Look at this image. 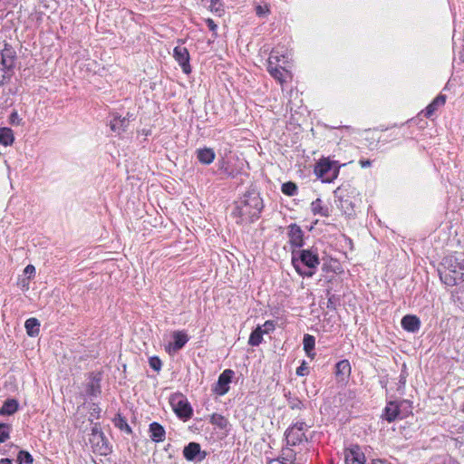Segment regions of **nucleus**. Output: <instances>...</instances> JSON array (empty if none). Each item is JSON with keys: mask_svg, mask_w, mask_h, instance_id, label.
<instances>
[{"mask_svg": "<svg viewBox=\"0 0 464 464\" xmlns=\"http://www.w3.org/2000/svg\"><path fill=\"white\" fill-rule=\"evenodd\" d=\"M18 409V403L15 400H7L0 409L1 415H11Z\"/></svg>", "mask_w": 464, "mask_h": 464, "instance_id": "27", "label": "nucleus"}, {"mask_svg": "<svg viewBox=\"0 0 464 464\" xmlns=\"http://www.w3.org/2000/svg\"><path fill=\"white\" fill-rule=\"evenodd\" d=\"M150 366L156 372L161 369V361L158 357L150 358Z\"/></svg>", "mask_w": 464, "mask_h": 464, "instance_id": "37", "label": "nucleus"}, {"mask_svg": "<svg viewBox=\"0 0 464 464\" xmlns=\"http://www.w3.org/2000/svg\"><path fill=\"white\" fill-rule=\"evenodd\" d=\"M24 327L29 336H36L40 331V323L36 318H29L25 321Z\"/></svg>", "mask_w": 464, "mask_h": 464, "instance_id": "25", "label": "nucleus"}, {"mask_svg": "<svg viewBox=\"0 0 464 464\" xmlns=\"http://www.w3.org/2000/svg\"><path fill=\"white\" fill-rule=\"evenodd\" d=\"M286 397H287V405L290 409L298 410V411L303 410L304 403L299 398H297L295 396H291L290 394Z\"/></svg>", "mask_w": 464, "mask_h": 464, "instance_id": "31", "label": "nucleus"}, {"mask_svg": "<svg viewBox=\"0 0 464 464\" xmlns=\"http://www.w3.org/2000/svg\"><path fill=\"white\" fill-rule=\"evenodd\" d=\"M14 53L11 49H5L0 53V63L3 65V67L7 69L13 68L14 63Z\"/></svg>", "mask_w": 464, "mask_h": 464, "instance_id": "22", "label": "nucleus"}, {"mask_svg": "<svg viewBox=\"0 0 464 464\" xmlns=\"http://www.w3.org/2000/svg\"><path fill=\"white\" fill-rule=\"evenodd\" d=\"M289 243L295 247L304 245V234L299 226L292 224L288 227Z\"/></svg>", "mask_w": 464, "mask_h": 464, "instance_id": "13", "label": "nucleus"}, {"mask_svg": "<svg viewBox=\"0 0 464 464\" xmlns=\"http://www.w3.org/2000/svg\"><path fill=\"white\" fill-rule=\"evenodd\" d=\"M207 24L210 31L215 32L218 28V25L214 23L212 19H207Z\"/></svg>", "mask_w": 464, "mask_h": 464, "instance_id": "43", "label": "nucleus"}, {"mask_svg": "<svg viewBox=\"0 0 464 464\" xmlns=\"http://www.w3.org/2000/svg\"><path fill=\"white\" fill-rule=\"evenodd\" d=\"M14 141V132L10 128H0V144L11 146Z\"/></svg>", "mask_w": 464, "mask_h": 464, "instance_id": "23", "label": "nucleus"}, {"mask_svg": "<svg viewBox=\"0 0 464 464\" xmlns=\"http://www.w3.org/2000/svg\"><path fill=\"white\" fill-rule=\"evenodd\" d=\"M282 192L287 196H295L297 193V186L292 181L285 182L282 185Z\"/></svg>", "mask_w": 464, "mask_h": 464, "instance_id": "32", "label": "nucleus"}, {"mask_svg": "<svg viewBox=\"0 0 464 464\" xmlns=\"http://www.w3.org/2000/svg\"><path fill=\"white\" fill-rule=\"evenodd\" d=\"M17 460L19 464H32L33 457L29 452L21 450L18 454Z\"/></svg>", "mask_w": 464, "mask_h": 464, "instance_id": "34", "label": "nucleus"}, {"mask_svg": "<svg viewBox=\"0 0 464 464\" xmlns=\"http://www.w3.org/2000/svg\"><path fill=\"white\" fill-rule=\"evenodd\" d=\"M262 326L258 325L250 334L248 343L252 346H257L263 340Z\"/></svg>", "mask_w": 464, "mask_h": 464, "instance_id": "28", "label": "nucleus"}, {"mask_svg": "<svg viewBox=\"0 0 464 464\" xmlns=\"http://www.w3.org/2000/svg\"><path fill=\"white\" fill-rule=\"evenodd\" d=\"M150 439L154 442H161L165 440V430L164 428L158 422H152L150 425Z\"/></svg>", "mask_w": 464, "mask_h": 464, "instance_id": "20", "label": "nucleus"}, {"mask_svg": "<svg viewBox=\"0 0 464 464\" xmlns=\"http://www.w3.org/2000/svg\"><path fill=\"white\" fill-rule=\"evenodd\" d=\"M174 339L173 343H169L168 347L169 353H177L179 351L188 341V334L183 331H175L172 333Z\"/></svg>", "mask_w": 464, "mask_h": 464, "instance_id": "14", "label": "nucleus"}, {"mask_svg": "<svg viewBox=\"0 0 464 464\" xmlns=\"http://www.w3.org/2000/svg\"><path fill=\"white\" fill-rule=\"evenodd\" d=\"M338 208L346 216L353 215V205L348 198H339Z\"/></svg>", "mask_w": 464, "mask_h": 464, "instance_id": "29", "label": "nucleus"}, {"mask_svg": "<svg viewBox=\"0 0 464 464\" xmlns=\"http://www.w3.org/2000/svg\"><path fill=\"white\" fill-rule=\"evenodd\" d=\"M121 421L122 422V423H121V426H120V427H121V429H123V426H124V427H125V429H126L129 432H130V428L129 427V425H128L125 421H123V420H121Z\"/></svg>", "mask_w": 464, "mask_h": 464, "instance_id": "47", "label": "nucleus"}, {"mask_svg": "<svg viewBox=\"0 0 464 464\" xmlns=\"http://www.w3.org/2000/svg\"><path fill=\"white\" fill-rule=\"evenodd\" d=\"M218 169L222 170L225 174H227L228 177H234L233 172L229 171L227 162L225 160H218Z\"/></svg>", "mask_w": 464, "mask_h": 464, "instance_id": "36", "label": "nucleus"}, {"mask_svg": "<svg viewBox=\"0 0 464 464\" xmlns=\"http://www.w3.org/2000/svg\"><path fill=\"white\" fill-rule=\"evenodd\" d=\"M269 12V9L267 7V5H256V13L258 16H263V15H266L267 13Z\"/></svg>", "mask_w": 464, "mask_h": 464, "instance_id": "40", "label": "nucleus"}, {"mask_svg": "<svg viewBox=\"0 0 464 464\" xmlns=\"http://www.w3.org/2000/svg\"><path fill=\"white\" fill-rule=\"evenodd\" d=\"M9 438V429L5 424H0V442H5Z\"/></svg>", "mask_w": 464, "mask_h": 464, "instance_id": "35", "label": "nucleus"}, {"mask_svg": "<svg viewBox=\"0 0 464 464\" xmlns=\"http://www.w3.org/2000/svg\"><path fill=\"white\" fill-rule=\"evenodd\" d=\"M169 402L173 411L180 419L188 420L191 417L192 408L183 394H173L170 397Z\"/></svg>", "mask_w": 464, "mask_h": 464, "instance_id": "6", "label": "nucleus"}, {"mask_svg": "<svg viewBox=\"0 0 464 464\" xmlns=\"http://www.w3.org/2000/svg\"><path fill=\"white\" fill-rule=\"evenodd\" d=\"M22 119L19 117L16 111H14L10 115V123L13 125H20Z\"/></svg>", "mask_w": 464, "mask_h": 464, "instance_id": "41", "label": "nucleus"}, {"mask_svg": "<svg viewBox=\"0 0 464 464\" xmlns=\"http://www.w3.org/2000/svg\"><path fill=\"white\" fill-rule=\"evenodd\" d=\"M208 8L212 13L218 16H221L224 14V8L221 0H211Z\"/></svg>", "mask_w": 464, "mask_h": 464, "instance_id": "33", "label": "nucleus"}, {"mask_svg": "<svg viewBox=\"0 0 464 464\" xmlns=\"http://www.w3.org/2000/svg\"><path fill=\"white\" fill-rule=\"evenodd\" d=\"M440 280L447 285H456L464 281V258L448 256L443 258L439 268Z\"/></svg>", "mask_w": 464, "mask_h": 464, "instance_id": "2", "label": "nucleus"}, {"mask_svg": "<svg viewBox=\"0 0 464 464\" xmlns=\"http://www.w3.org/2000/svg\"><path fill=\"white\" fill-rule=\"evenodd\" d=\"M335 375L336 378L343 382L347 380L351 374V365L348 360H342L335 365Z\"/></svg>", "mask_w": 464, "mask_h": 464, "instance_id": "16", "label": "nucleus"}, {"mask_svg": "<svg viewBox=\"0 0 464 464\" xmlns=\"http://www.w3.org/2000/svg\"><path fill=\"white\" fill-rule=\"evenodd\" d=\"M314 172L323 182H332L339 174V166L334 161L323 159L315 166Z\"/></svg>", "mask_w": 464, "mask_h": 464, "instance_id": "5", "label": "nucleus"}, {"mask_svg": "<svg viewBox=\"0 0 464 464\" xmlns=\"http://www.w3.org/2000/svg\"><path fill=\"white\" fill-rule=\"evenodd\" d=\"M129 125V120L125 117L114 116L111 121V130L114 132L121 133L124 131Z\"/></svg>", "mask_w": 464, "mask_h": 464, "instance_id": "21", "label": "nucleus"}, {"mask_svg": "<svg viewBox=\"0 0 464 464\" xmlns=\"http://www.w3.org/2000/svg\"><path fill=\"white\" fill-rule=\"evenodd\" d=\"M305 422L299 421L288 428L285 431V440L288 445L295 446L305 440L304 430L307 429Z\"/></svg>", "mask_w": 464, "mask_h": 464, "instance_id": "8", "label": "nucleus"}, {"mask_svg": "<svg viewBox=\"0 0 464 464\" xmlns=\"http://www.w3.org/2000/svg\"><path fill=\"white\" fill-rule=\"evenodd\" d=\"M0 464H13V463H12L11 459H2L0 460Z\"/></svg>", "mask_w": 464, "mask_h": 464, "instance_id": "48", "label": "nucleus"}, {"mask_svg": "<svg viewBox=\"0 0 464 464\" xmlns=\"http://www.w3.org/2000/svg\"><path fill=\"white\" fill-rule=\"evenodd\" d=\"M262 208L263 200L260 196L255 191L247 192L235 207L233 215L239 218L237 223L252 222L258 218Z\"/></svg>", "mask_w": 464, "mask_h": 464, "instance_id": "1", "label": "nucleus"}, {"mask_svg": "<svg viewBox=\"0 0 464 464\" xmlns=\"http://www.w3.org/2000/svg\"><path fill=\"white\" fill-rule=\"evenodd\" d=\"M89 440L94 452L102 456H106L111 452L107 440L97 425L92 428Z\"/></svg>", "mask_w": 464, "mask_h": 464, "instance_id": "7", "label": "nucleus"}, {"mask_svg": "<svg viewBox=\"0 0 464 464\" xmlns=\"http://www.w3.org/2000/svg\"><path fill=\"white\" fill-rule=\"evenodd\" d=\"M371 161L369 160H362L359 161V164L362 168H366L371 166Z\"/></svg>", "mask_w": 464, "mask_h": 464, "instance_id": "44", "label": "nucleus"}, {"mask_svg": "<svg viewBox=\"0 0 464 464\" xmlns=\"http://www.w3.org/2000/svg\"><path fill=\"white\" fill-rule=\"evenodd\" d=\"M303 344L304 350L307 356L313 359L315 355V353L313 352L315 345V338L313 335L306 334L304 336Z\"/></svg>", "mask_w": 464, "mask_h": 464, "instance_id": "24", "label": "nucleus"}, {"mask_svg": "<svg viewBox=\"0 0 464 464\" xmlns=\"http://www.w3.org/2000/svg\"><path fill=\"white\" fill-rule=\"evenodd\" d=\"M311 210L314 215H320L322 217L329 216L328 208L323 205V201L320 198H316L312 202Z\"/></svg>", "mask_w": 464, "mask_h": 464, "instance_id": "26", "label": "nucleus"}, {"mask_svg": "<svg viewBox=\"0 0 464 464\" xmlns=\"http://www.w3.org/2000/svg\"><path fill=\"white\" fill-rule=\"evenodd\" d=\"M446 102V95L440 94L438 95L431 103H430L425 111H423L425 117L430 118L433 115V113L441 106H443Z\"/></svg>", "mask_w": 464, "mask_h": 464, "instance_id": "19", "label": "nucleus"}, {"mask_svg": "<svg viewBox=\"0 0 464 464\" xmlns=\"http://www.w3.org/2000/svg\"><path fill=\"white\" fill-rule=\"evenodd\" d=\"M400 416L399 404L395 401H390L387 403L382 417L389 422L393 421Z\"/></svg>", "mask_w": 464, "mask_h": 464, "instance_id": "18", "label": "nucleus"}, {"mask_svg": "<svg viewBox=\"0 0 464 464\" xmlns=\"http://www.w3.org/2000/svg\"><path fill=\"white\" fill-rule=\"evenodd\" d=\"M372 464H390V463L383 461V460L376 459V460H373L372 462Z\"/></svg>", "mask_w": 464, "mask_h": 464, "instance_id": "49", "label": "nucleus"}, {"mask_svg": "<svg viewBox=\"0 0 464 464\" xmlns=\"http://www.w3.org/2000/svg\"><path fill=\"white\" fill-rule=\"evenodd\" d=\"M345 464H365V456L358 445H352L344 450Z\"/></svg>", "mask_w": 464, "mask_h": 464, "instance_id": "9", "label": "nucleus"}, {"mask_svg": "<svg viewBox=\"0 0 464 464\" xmlns=\"http://www.w3.org/2000/svg\"><path fill=\"white\" fill-rule=\"evenodd\" d=\"M24 275H27L29 277L35 274V267L33 265H28L25 266L24 270Z\"/></svg>", "mask_w": 464, "mask_h": 464, "instance_id": "42", "label": "nucleus"}, {"mask_svg": "<svg viewBox=\"0 0 464 464\" xmlns=\"http://www.w3.org/2000/svg\"><path fill=\"white\" fill-rule=\"evenodd\" d=\"M197 159L204 165H209L215 160L216 154L210 148H202L196 150Z\"/></svg>", "mask_w": 464, "mask_h": 464, "instance_id": "17", "label": "nucleus"}, {"mask_svg": "<svg viewBox=\"0 0 464 464\" xmlns=\"http://www.w3.org/2000/svg\"><path fill=\"white\" fill-rule=\"evenodd\" d=\"M340 188H337L336 190H334V193L337 194L339 192Z\"/></svg>", "mask_w": 464, "mask_h": 464, "instance_id": "50", "label": "nucleus"}, {"mask_svg": "<svg viewBox=\"0 0 464 464\" xmlns=\"http://www.w3.org/2000/svg\"><path fill=\"white\" fill-rule=\"evenodd\" d=\"M296 374L298 376H304L308 374V367L305 362H303L302 364L296 369Z\"/></svg>", "mask_w": 464, "mask_h": 464, "instance_id": "39", "label": "nucleus"}, {"mask_svg": "<svg viewBox=\"0 0 464 464\" xmlns=\"http://www.w3.org/2000/svg\"><path fill=\"white\" fill-rule=\"evenodd\" d=\"M304 264L308 268H315L319 265V257L317 254L311 250H302L299 252V256L296 257L295 252H293L292 264L295 268L296 272L303 276L311 277L314 272L311 270L304 271L301 268L300 264Z\"/></svg>", "mask_w": 464, "mask_h": 464, "instance_id": "4", "label": "nucleus"}, {"mask_svg": "<svg viewBox=\"0 0 464 464\" xmlns=\"http://www.w3.org/2000/svg\"><path fill=\"white\" fill-rule=\"evenodd\" d=\"M183 455L188 461H200L206 458V452L201 451L200 445L196 442L188 443L183 450Z\"/></svg>", "mask_w": 464, "mask_h": 464, "instance_id": "12", "label": "nucleus"}, {"mask_svg": "<svg viewBox=\"0 0 464 464\" xmlns=\"http://www.w3.org/2000/svg\"><path fill=\"white\" fill-rule=\"evenodd\" d=\"M234 372L232 370H225L218 377L213 391L218 395L226 394L229 390V383L233 377Z\"/></svg>", "mask_w": 464, "mask_h": 464, "instance_id": "11", "label": "nucleus"}, {"mask_svg": "<svg viewBox=\"0 0 464 464\" xmlns=\"http://www.w3.org/2000/svg\"><path fill=\"white\" fill-rule=\"evenodd\" d=\"M8 70L0 63V82L5 78V71Z\"/></svg>", "mask_w": 464, "mask_h": 464, "instance_id": "45", "label": "nucleus"}, {"mask_svg": "<svg viewBox=\"0 0 464 464\" xmlns=\"http://www.w3.org/2000/svg\"><path fill=\"white\" fill-rule=\"evenodd\" d=\"M210 422L221 430H227L228 426V420L224 416L217 413L212 414Z\"/></svg>", "mask_w": 464, "mask_h": 464, "instance_id": "30", "label": "nucleus"}, {"mask_svg": "<svg viewBox=\"0 0 464 464\" xmlns=\"http://www.w3.org/2000/svg\"><path fill=\"white\" fill-rule=\"evenodd\" d=\"M266 464H286V463L279 460L278 459H270L269 461H267Z\"/></svg>", "mask_w": 464, "mask_h": 464, "instance_id": "46", "label": "nucleus"}, {"mask_svg": "<svg viewBox=\"0 0 464 464\" xmlns=\"http://www.w3.org/2000/svg\"><path fill=\"white\" fill-rule=\"evenodd\" d=\"M288 63L289 60L286 53H281L277 50H273L267 60V71L273 78L283 84L292 77L288 70Z\"/></svg>", "mask_w": 464, "mask_h": 464, "instance_id": "3", "label": "nucleus"}, {"mask_svg": "<svg viewBox=\"0 0 464 464\" xmlns=\"http://www.w3.org/2000/svg\"><path fill=\"white\" fill-rule=\"evenodd\" d=\"M261 326H262V332L264 334H268L275 329V324L273 321H270V320L265 322V324Z\"/></svg>", "mask_w": 464, "mask_h": 464, "instance_id": "38", "label": "nucleus"}, {"mask_svg": "<svg viewBox=\"0 0 464 464\" xmlns=\"http://www.w3.org/2000/svg\"><path fill=\"white\" fill-rule=\"evenodd\" d=\"M401 326L408 332L416 333L420 330V321L416 315L407 314L401 319Z\"/></svg>", "mask_w": 464, "mask_h": 464, "instance_id": "15", "label": "nucleus"}, {"mask_svg": "<svg viewBox=\"0 0 464 464\" xmlns=\"http://www.w3.org/2000/svg\"><path fill=\"white\" fill-rule=\"evenodd\" d=\"M173 56L175 60L179 63L182 68V71L185 73H189L191 72V68L189 65V53L185 46L179 45L174 48Z\"/></svg>", "mask_w": 464, "mask_h": 464, "instance_id": "10", "label": "nucleus"}]
</instances>
